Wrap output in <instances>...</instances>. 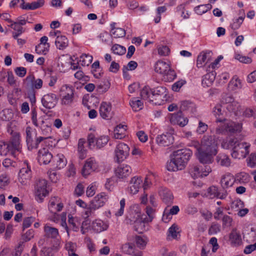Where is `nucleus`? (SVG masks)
<instances>
[{"instance_id": "obj_3", "label": "nucleus", "mask_w": 256, "mask_h": 256, "mask_svg": "<svg viewBox=\"0 0 256 256\" xmlns=\"http://www.w3.org/2000/svg\"><path fill=\"white\" fill-rule=\"evenodd\" d=\"M191 155L192 152L188 150L181 149L174 152L170 161L167 163V170L176 172L184 169Z\"/></svg>"}, {"instance_id": "obj_26", "label": "nucleus", "mask_w": 256, "mask_h": 256, "mask_svg": "<svg viewBox=\"0 0 256 256\" xmlns=\"http://www.w3.org/2000/svg\"><path fill=\"white\" fill-rule=\"evenodd\" d=\"M8 144L15 152H19L20 149V134L16 132H12V136Z\"/></svg>"}, {"instance_id": "obj_29", "label": "nucleus", "mask_w": 256, "mask_h": 256, "mask_svg": "<svg viewBox=\"0 0 256 256\" xmlns=\"http://www.w3.org/2000/svg\"><path fill=\"white\" fill-rule=\"evenodd\" d=\"M108 228V225L100 220H96L92 224V228L96 232L105 230Z\"/></svg>"}, {"instance_id": "obj_37", "label": "nucleus", "mask_w": 256, "mask_h": 256, "mask_svg": "<svg viewBox=\"0 0 256 256\" xmlns=\"http://www.w3.org/2000/svg\"><path fill=\"white\" fill-rule=\"evenodd\" d=\"M215 80V72H212L206 74L202 80V84L204 86H210Z\"/></svg>"}, {"instance_id": "obj_11", "label": "nucleus", "mask_w": 256, "mask_h": 256, "mask_svg": "<svg viewBox=\"0 0 256 256\" xmlns=\"http://www.w3.org/2000/svg\"><path fill=\"white\" fill-rule=\"evenodd\" d=\"M98 165L96 160L90 158L86 160L82 170V174L84 176H87L92 172L97 170Z\"/></svg>"}, {"instance_id": "obj_25", "label": "nucleus", "mask_w": 256, "mask_h": 256, "mask_svg": "<svg viewBox=\"0 0 256 256\" xmlns=\"http://www.w3.org/2000/svg\"><path fill=\"white\" fill-rule=\"evenodd\" d=\"M234 178L232 174H226L222 176L220 182L222 188L224 189H226L234 184Z\"/></svg>"}, {"instance_id": "obj_30", "label": "nucleus", "mask_w": 256, "mask_h": 256, "mask_svg": "<svg viewBox=\"0 0 256 256\" xmlns=\"http://www.w3.org/2000/svg\"><path fill=\"white\" fill-rule=\"evenodd\" d=\"M126 126L120 124L114 130V138L116 139H122L126 135Z\"/></svg>"}, {"instance_id": "obj_6", "label": "nucleus", "mask_w": 256, "mask_h": 256, "mask_svg": "<svg viewBox=\"0 0 256 256\" xmlns=\"http://www.w3.org/2000/svg\"><path fill=\"white\" fill-rule=\"evenodd\" d=\"M152 102L157 105H162L168 100L166 88L164 86H158L152 89Z\"/></svg>"}, {"instance_id": "obj_40", "label": "nucleus", "mask_w": 256, "mask_h": 256, "mask_svg": "<svg viewBox=\"0 0 256 256\" xmlns=\"http://www.w3.org/2000/svg\"><path fill=\"white\" fill-rule=\"evenodd\" d=\"M130 104L132 110L135 112L139 111L143 107V103L136 98H133L130 102Z\"/></svg>"}, {"instance_id": "obj_61", "label": "nucleus", "mask_w": 256, "mask_h": 256, "mask_svg": "<svg viewBox=\"0 0 256 256\" xmlns=\"http://www.w3.org/2000/svg\"><path fill=\"white\" fill-rule=\"evenodd\" d=\"M244 18V16H240L238 18L236 19V20L231 24V27L233 30L238 29L241 26Z\"/></svg>"}, {"instance_id": "obj_5", "label": "nucleus", "mask_w": 256, "mask_h": 256, "mask_svg": "<svg viewBox=\"0 0 256 256\" xmlns=\"http://www.w3.org/2000/svg\"><path fill=\"white\" fill-rule=\"evenodd\" d=\"M74 90L72 86L63 85L60 90V104L63 106H70L74 99Z\"/></svg>"}, {"instance_id": "obj_42", "label": "nucleus", "mask_w": 256, "mask_h": 256, "mask_svg": "<svg viewBox=\"0 0 256 256\" xmlns=\"http://www.w3.org/2000/svg\"><path fill=\"white\" fill-rule=\"evenodd\" d=\"M190 172L194 178L201 177L200 166L192 164L190 168Z\"/></svg>"}, {"instance_id": "obj_54", "label": "nucleus", "mask_w": 256, "mask_h": 256, "mask_svg": "<svg viewBox=\"0 0 256 256\" xmlns=\"http://www.w3.org/2000/svg\"><path fill=\"white\" fill-rule=\"evenodd\" d=\"M109 138L108 136H101L96 140V146L98 148H100L105 146L108 142Z\"/></svg>"}, {"instance_id": "obj_62", "label": "nucleus", "mask_w": 256, "mask_h": 256, "mask_svg": "<svg viewBox=\"0 0 256 256\" xmlns=\"http://www.w3.org/2000/svg\"><path fill=\"white\" fill-rule=\"evenodd\" d=\"M223 228L230 227L232 222V219L228 215H224L222 218Z\"/></svg>"}, {"instance_id": "obj_4", "label": "nucleus", "mask_w": 256, "mask_h": 256, "mask_svg": "<svg viewBox=\"0 0 256 256\" xmlns=\"http://www.w3.org/2000/svg\"><path fill=\"white\" fill-rule=\"evenodd\" d=\"M155 72L162 75L166 82H172L176 78V74L170 68V63L162 60H158L155 64Z\"/></svg>"}, {"instance_id": "obj_14", "label": "nucleus", "mask_w": 256, "mask_h": 256, "mask_svg": "<svg viewBox=\"0 0 256 256\" xmlns=\"http://www.w3.org/2000/svg\"><path fill=\"white\" fill-rule=\"evenodd\" d=\"M64 204L58 197L54 196L50 198L48 204V209L52 214H54V218L58 216L56 212L62 210Z\"/></svg>"}, {"instance_id": "obj_24", "label": "nucleus", "mask_w": 256, "mask_h": 256, "mask_svg": "<svg viewBox=\"0 0 256 256\" xmlns=\"http://www.w3.org/2000/svg\"><path fill=\"white\" fill-rule=\"evenodd\" d=\"M162 201L168 206H170L172 204L174 196L171 192L166 188H162L159 191Z\"/></svg>"}, {"instance_id": "obj_39", "label": "nucleus", "mask_w": 256, "mask_h": 256, "mask_svg": "<svg viewBox=\"0 0 256 256\" xmlns=\"http://www.w3.org/2000/svg\"><path fill=\"white\" fill-rule=\"evenodd\" d=\"M143 218H140L130 223L132 224H134V230L138 233H142L144 230V220H143Z\"/></svg>"}, {"instance_id": "obj_20", "label": "nucleus", "mask_w": 256, "mask_h": 256, "mask_svg": "<svg viewBox=\"0 0 256 256\" xmlns=\"http://www.w3.org/2000/svg\"><path fill=\"white\" fill-rule=\"evenodd\" d=\"M132 172L131 167L128 164H122L115 170L116 176L119 178H124L128 176Z\"/></svg>"}, {"instance_id": "obj_43", "label": "nucleus", "mask_w": 256, "mask_h": 256, "mask_svg": "<svg viewBox=\"0 0 256 256\" xmlns=\"http://www.w3.org/2000/svg\"><path fill=\"white\" fill-rule=\"evenodd\" d=\"M92 61V56L88 54H84L80 58V62L82 66H89Z\"/></svg>"}, {"instance_id": "obj_47", "label": "nucleus", "mask_w": 256, "mask_h": 256, "mask_svg": "<svg viewBox=\"0 0 256 256\" xmlns=\"http://www.w3.org/2000/svg\"><path fill=\"white\" fill-rule=\"evenodd\" d=\"M212 6L210 4H202L196 6L194 8V11L197 14L201 15L210 10Z\"/></svg>"}, {"instance_id": "obj_57", "label": "nucleus", "mask_w": 256, "mask_h": 256, "mask_svg": "<svg viewBox=\"0 0 256 256\" xmlns=\"http://www.w3.org/2000/svg\"><path fill=\"white\" fill-rule=\"evenodd\" d=\"M46 137H44V136H39L36 138L35 141H34L32 140V143H30L29 144V146H28V148L29 149H32V148H36L38 147V144L44 140L46 139Z\"/></svg>"}, {"instance_id": "obj_50", "label": "nucleus", "mask_w": 256, "mask_h": 256, "mask_svg": "<svg viewBox=\"0 0 256 256\" xmlns=\"http://www.w3.org/2000/svg\"><path fill=\"white\" fill-rule=\"evenodd\" d=\"M10 182V178L6 174H2L0 175V188H4Z\"/></svg>"}, {"instance_id": "obj_28", "label": "nucleus", "mask_w": 256, "mask_h": 256, "mask_svg": "<svg viewBox=\"0 0 256 256\" xmlns=\"http://www.w3.org/2000/svg\"><path fill=\"white\" fill-rule=\"evenodd\" d=\"M7 20L8 22L10 23V26L14 30L12 33L13 38H17V36H20L24 32V30L20 24L12 21L10 19H8Z\"/></svg>"}, {"instance_id": "obj_53", "label": "nucleus", "mask_w": 256, "mask_h": 256, "mask_svg": "<svg viewBox=\"0 0 256 256\" xmlns=\"http://www.w3.org/2000/svg\"><path fill=\"white\" fill-rule=\"evenodd\" d=\"M56 246L54 248L44 247L41 250L42 256H54V252L56 251Z\"/></svg>"}, {"instance_id": "obj_21", "label": "nucleus", "mask_w": 256, "mask_h": 256, "mask_svg": "<svg viewBox=\"0 0 256 256\" xmlns=\"http://www.w3.org/2000/svg\"><path fill=\"white\" fill-rule=\"evenodd\" d=\"M52 158V154L46 148H42L38 151V160L42 164H49Z\"/></svg>"}, {"instance_id": "obj_38", "label": "nucleus", "mask_w": 256, "mask_h": 256, "mask_svg": "<svg viewBox=\"0 0 256 256\" xmlns=\"http://www.w3.org/2000/svg\"><path fill=\"white\" fill-rule=\"evenodd\" d=\"M226 108L228 112L234 113L235 115H238L240 114L241 110L240 106L236 101H234L231 104L226 105Z\"/></svg>"}, {"instance_id": "obj_55", "label": "nucleus", "mask_w": 256, "mask_h": 256, "mask_svg": "<svg viewBox=\"0 0 256 256\" xmlns=\"http://www.w3.org/2000/svg\"><path fill=\"white\" fill-rule=\"evenodd\" d=\"M247 164L250 168L256 166V152L252 153L247 158Z\"/></svg>"}, {"instance_id": "obj_15", "label": "nucleus", "mask_w": 256, "mask_h": 256, "mask_svg": "<svg viewBox=\"0 0 256 256\" xmlns=\"http://www.w3.org/2000/svg\"><path fill=\"white\" fill-rule=\"evenodd\" d=\"M108 198V195L102 192L96 196L90 202L98 210L104 206Z\"/></svg>"}, {"instance_id": "obj_56", "label": "nucleus", "mask_w": 256, "mask_h": 256, "mask_svg": "<svg viewBox=\"0 0 256 256\" xmlns=\"http://www.w3.org/2000/svg\"><path fill=\"white\" fill-rule=\"evenodd\" d=\"M212 171L210 164H202L200 166L201 177L206 176Z\"/></svg>"}, {"instance_id": "obj_1", "label": "nucleus", "mask_w": 256, "mask_h": 256, "mask_svg": "<svg viewBox=\"0 0 256 256\" xmlns=\"http://www.w3.org/2000/svg\"><path fill=\"white\" fill-rule=\"evenodd\" d=\"M222 106L216 104L213 108L212 113L216 118V122H222L216 129L217 134H225L226 133L234 134L240 132L242 126L238 123L226 120L225 118L224 112L222 110Z\"/></svg>"}, {"instance_id": "obj_52", "label": "nucleus", "mask_w": 256, "mask_h": 256, "mask_svg": "<svg viewBox=\"0 0 256 256\" xmlns=\"http://www.w3.org/2000/svg\"><path fill=\"white\" fill-rule=\"evenodd\" d=\"M155 178L154 174L150 172L146 177L142 187L144 190H146L152 184V179Z\"/></svg>"}, {"instance_id": "obj_35", "label": "nucleus", "mask_w": 256, "mask_h": 256, "mask_svg": "<svg viewBox=\"0 0 256 256\" xmlns=\"http://www.w3.org/2000/svg\"><path fill=\"white\" fill-rule=\"evenodd\" d=\"M211 54L210 52H202L200 54L197 58L196 66L198 68L202 67L206 64V60H209V58H208V56Z\"/></svg>"}, {"instance_id": "obj_33", "label": "nucleus", "mask_w": 256, "mask_h": 256, "mask_svg": "<svg viewBox=\"0 0 256 256\" xmlns=\"http://www.w3.org/2000/svg\"><path fill=\"white\" fill-rule=\"evenodd\" d=\"M55 44L58 48L63 50L68 46V40L64 36H58Z\"/></svg>"}, {"instance_id": "obj_31", "label": "nucleus", "mask_w": 256, "mask_h": 256, "mask_svg": "<svg viewBox=\"0 0 256 256\" xmlns=\"http://www.w3.org/2000/svg\"><path fill=\"white\" fill-rule=\"evenodd\" d=\"M15 152L10 146L8 143L0 142V154L2 156H6L8 153H10L14 156Z\"/></svg>"}, {"instance_id": "obj_12", "label": "nucleus", "mask_w": 256, "mask_h": 256, "mask_svg": "<svg viewBox=\"0 0 256 256\" xmlns=\"http://www.w3.org/2000/svg\"><path fill=\"white\" fill-rule=\"evenodd\" d=\"M130 148L124 143L118 144L115 150L116 156L118 162H122L129 154Z\"/></svg>"}, {"instance_id": "obj_34", "label": "nucleus", "mask_w": 256, "mask_h": 256, "mask_svg": "<svg viewBox=\"0 0 256 256\" xmlns=\"http://www.w3.org/2000/svg\"><path fill=\"white\" fill-rule=\"evenodd\" d=\"M44 3V0H38L32 3H24L22 6L23 10H34L42 7Z\"/></svg>"}, {"instance_id": "obj_41", "label": "nucleus", "mask_w": 256, "mask_h": 256, "mask_svg": "<svg viewBox=\"0 0 256 256\" xmlns=\"http://www.w3.org/2000/svg\"><path fill=\"white\" fill-rule=\"evenodd\" d=\"M230 90H235L242 87L240 80L236 77H234L230 81L228 86Z\"/></svg>"}, {"instance_id": "obj_45", "label": "nucleus", "mask_w": 256, "mask_h": 256, "mask_svg": "<svg viewBox=\"0 0 256 256\" xmlns=\"http://www.w3.org/2000/svg\"><path fill=\"white\" fill-rule=\"evenodd\" d=\"M111 50L114 54L118 55H123L126 52V48L118 44H114L111 48Z\"/></svg>"}, {"instance_id": "obj_32", "label": "nucleus", "mask_w": 256, "mask_h": 256, "mask_svg": "<svg viewBox=\"0 0 256 256\" xmlns=\"http://www.w3.org/2000/svg\"><path fill=\"white\" fill-rule=\"evenodd\" d=\"M217 163L222 166L228 167L230 164V160L228 156L224 154H220L216 158Z\"/></svg>"}, {"instance_id": "obj_2", "label": "nucleus", "mask_w": 256, "mask_h": 256, "mask_svg": "<svg viewBox=\"0 0 256 256\" xmlns=\"http://www.w3.org/2000/svg\"><path fill=\"white\" fill-rule=\"evenodd\" d=\"M226 149L232 148V156L234 158H243L249 153L250 145L245 142H240L236 136H230L224 140L221 144Z\"/></svg>"}, {"instance_id": "obj_8", "label": "nucleus", "mask_w": 256, "mask_h": 256, "mask_svg": "<svg viewBox=\"0 0 256 256\" xmlns=\"http://www.w3.org/2000/svg\"><path fill=\"white\" fill-rule=\"evenodd\" d=\"M48 192L47 190V182L45 180H39L35 185V194L40 202L42 200Z\"/></svg>"}, {"instance_id": "obj_48", "label": "nucleus", "mask_w": 256, "mask_h": 256, "mask_svg": "<svg viewBox=\"0 0 256 256\" xmlns=\"http://www.w3.org/2000/svg\"><path fill=\"white\" fill-rule=\"evenodd\" d=\"M135 241L137 246L140 248H144L148 242V238L146 236H136L135 238Z\"/></svg>"}, {"instance_id": "obj_13", "label": "nucleus", "mask_w": 256, "mask_h": 256, "mask_svg": "<svg viewBox=\"0 0 256 256\" xmlns=\"http://www.w3.org/2000/svg\"><path fill=\"white\" fill-rule=\"evenodd\" d=\"M32 172L26 163V166L22 168L19 172L18 180L22 185H26L30 182Z\"/></svg>"}, {"instance_id": "obj_49", "label": "nucleus", "mask_w": 256, "mask_h": 256, "mask_svg": "<svg viewBox=\"0 0 256 256\" xmlns=\"http://www.w3.org/2000/svg\"><path fill=\"white\" fill-rule=\"evenodd\" d=\"M85 208L84 211V212L85 218L94 216V212L97 210L90 202L88 206L87 207L86 206Z\"/></svg>"}, {"instance_id": "obj_18", "label": "nucleus", "mask_w": 256, "mask_h": 256, "mask_svg": "<svg viewBox=\"0 0 256 256\" xmlns=\"http://www.w3.org/2000/svg\"><path fill=\"white\" fill-rule=\"evenodd\" d=\"M174 141V136L170 133L168 132L159 135L156 138L158 144L162 146H168L172 144Z\"/></svg>"}, {"instance_id": "obj_9", "label": "nucleus", "mask_w": 256, "mask_h": 256, "mask_svg": "<svg viewBox=\"0 0 256 256\" xmlns=\"http://www.w3.org/2000/svg\"><path fill=\"white\" fill-rule=\"evenodd\" d=\"M218 152H211L210 151L200 150L196 153V156L198 161L202 164H210L214 162V157Z\"/></svg>"}, {"instance_id": "obj_64", "label": "nucleus", "mask_w": 256, "mask_h": 256, "mask_svg": "<svg viewBox=\"0 0 256 256\" xmlns=\"http://www.w3.org/2000/svg\"><path fill=\"white\" fill-rule=\"evenodd\" d=\"M95 136L92 134H90L88 136V146L90 148L93 149L96 146Z\"/></svg>"}, {"instance_id": "obj_58", "label": "nucleus", "mask_w": 256, "mask_h": 256, "mask_svg": "<svg viewBox=\"0 0 256 256\" xmlns=\"http://www.w3.org/2000/svg\"><path fill=\"white\" fill-rule=\"evenodd\" d=\"M122 252L126 254H130L133 252L134 245L130 243H126L122 246Z\"/></svg>"}, {"instance_id": "obj_19", "label": "nucleus", "mask_w": 256, "mask_h": 256, "mask_svg": "<svg viewBox=\"0 0 256 256\" xmlns=\"http://www.w3.org/2000/svg\"><path fill=\"white\" fill-rule=\"evenodd\" d=\"M100 114L103 118H111L112 116L111 104L109 102H102L100 107Z\"/></svg>"}, {"instance_id": "obj_23", "label": "nucleus", "mask_w": 256, "mask_h": 256, "mask_svg": "<svg viewBox=\"0 0 256 256\" xmlns=\"http://www.w3.org/2000/svg\"><path fill=\"white\" fill-rule=\"evenodd\" d=\"M141 218L140 210L138 205H134L130 207L129 214L127 216L128 220L132 223Z\"/></svg>"}, {"instance_id": "obj_36", "label": "nucleus", "mask_w": 256, "mask_h": 256, "mask_svg": "<svg viewBox=\"0 0 256 256\" xmlns=\"http://www.w3.org/2000/svg\"><path fill=\"white\" fill-rule=\"evenodd\" d=\"M152 89H150L148 86H144L140 92L142 98L148 102H152Z\"/></svg>"}, {"instance_id": "obj_60", "label": "nucleus", "mask_w": 256, "mask_h": 256, "mask_svg": "<svg viewBox=\"0 0 256 256\" xmlns=\"http://www.w3.org/2000/svg\"><path fill=\"white\" fill-rule=\"evenodd\" d=\"M158 54L160 56H168L170 52L169 48L166 46H160L158 48Z\"/></svg>"}, {"instance_id": "obj_16", "label": "nucleus", "mask_w": 256, "mask_h": 256, "mask_svg": "<svg viewBox=\"0 0 256 256\" xmlns=\"http://www.w3.org/2000/svg\"><path fill=\"white\" fill-rule=\"evenodd\" d=\"M142 184V180L141 177L134 176L130 180L129 186L128 188V192L130 194H135L138 192Z\"/></svg>"}, {"instance_id": "obj_51", "label": "nucleus", "mask_w": 256, "mask_h": 256, "mask_svg": "<svg viewBox=\"0 0 256 256\" xmlns=\"http://www.w3.org/2000/svg\"><path fill=\"white\" fill-rule=\"evenodd\" d=\"M138 66V64L136 62L132 60L126 66H124L122 70L124 73V76H126V72L128 70H133L136 68Z\"/></svg>"}, {"instance_id": "obj_27", "label": "nucleus", "mask_w": 256, "mask_h": 256, "mask_svg": "<svg viewBox=\"0 0 256 256\" xmlns=\"http://www.w3.org/2000/svg\"><path fill=\"white\" fill-rule=\"evenodd\" d=\"M54 165L58 170L64 168L66 164L67 160L63 154H58L54 159Z\"/></svg>"}, {"instance_id": "obj_17", "label": "nucleus", "mask_w": 256, "mask_h": 256, "mask_svg": "<svg viewBox=\"0 0 256 256\" xmlns=\"http://www.w3.org/2000/svg\"><path fill=\"white\" fill-rule=\"evenodd\" d=\"M170 122L174 125L176 124L184 127L188 124V120L183 116L182 111H179L178 113L171 115Z\"/></svg>"}, {"instance_id": "obj_63", "label": "nucleus", "mask_w": 256, "mask_h": 256, "mask_svg": "<svg viewBox=\"0 0 256 256\" xmlns=\"http://www.w3.org/2000/svg\"><path fill=\"white\" fill-rule=\"evenodd\" d=\"M243 115L248 118L254 116V118H256V108H246L244 111L243 112Z\"/></svg>"}, {"instance_id": "obj_10", "label": "nucleus", "mask_w": 256, "mask_h": 256, "mask_svg": "<svg viewBox=\"0 0 256 256\" xmlns=\"http://www.w3.org/2000/svg\"><path fill=\"white\" fill-rule=\"evenodd\" d=\"M58 100L57 96L52 93H48L44 95L41 100L42 106L47 109H52L54 108Z\"/></svg>"}, {"instance_id": "obj_44", "label": "nucleus", "mask_w": 256, "mask_h": 256, "mask_svg": "<svg viewBox=\"0 0 256 256\" xmlns=\"http://www.w3.org/2000/svg\"><path fill=\"white\" fill-rule=\"evenodd\" d=\"M84 144L85 140L84 139L80 138L78 142V151L80 154V158L82 160L86 156V150L84 146Z\"/></svg>"}, {"instance_id": "obj_22", "label": "nucleus", "mask_w": 256, "mask_h": 256, "mask_svg": "<svg viewBox=\"0 0 256 256\" xmlns=\"http://www.w3.org/2000/svg\"><path fill=\"white\" fill-rule=\"evenodd\" d=\"M44 236L46 238L56 239L59 236L58 229L46 224L44 226Z\"/></svg>"}, {"instance_id": "obj_7", "label": "nucleus", "mask_w": 256, "mask_h": 256, "mask_svg": "<svg viewBox=\"0 0 256 256\" xmlns=\"http://www.w3.org/2000/svg\"><path fill=\"white\" fill-rule=\"evenodd\" d=\"M200 150L210 151L211 152H218L217 144L212 136L204 135L203 136L201 140Z\"/></svg>"}, {"instance_id": "obj_59", "label": "nucleus", "mask_w": 256, "mask_h": 256, "mask_svg": "<svg viewBox=\"0 0 256 256\" xmlns=\"http://www.w3.org/2000/svg\"><path fill=\"white\" fill-rule=\"evenodd\" d=\"M112 34L115 38H122L125 36L126 32L124 29L116 28L112 29Z\"/></svg>"}, {"instance_id": "obj_46", "label": "nucleus", "mask_w": 256, "mask_h": 256, "mask_svg": "<svg viewBox=\"0 0 256 256\" xmlns=\"http://www.w3.org/2000/svg\"><path fill=\"white\" fill-rule=\"evenodd\" d=\"M230 238L231 242L236 245H238L241 242V236L235 230L232 232Z\"/></svg>"}]
</instances>
